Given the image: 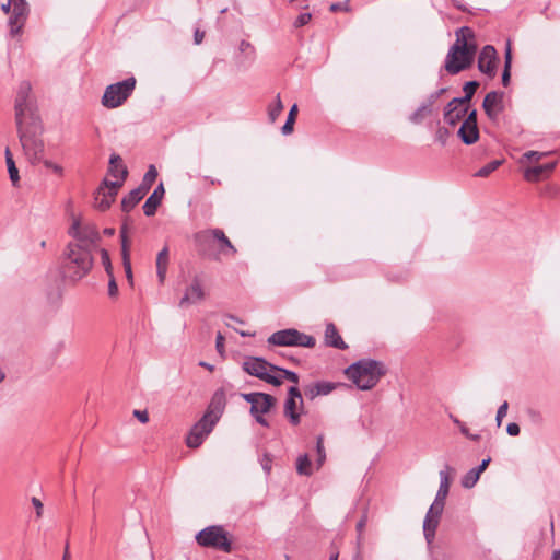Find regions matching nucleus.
<instances>
[{
    "mask_svg": "<svg viewBox=\"0 0 560 560\" xmlns=\"http://www.w3.org/2000/svg\"><path fill=\"white\" fill-rule=\"evenodd\" d=\"M68 234L74 238L72 243L81 247L94 250L101 241L100 232L96 225L92 223L82 224L79 219H74L68 230Z\"/></svg>",
    "mask_w": 560,
    "mask_h": 560,
    "instance_id": "11",
    "label": "nucleus"
},
{
    "mask_svg": "<svg viewBox=\"0 0 560 560\" xmlns=\"http://www.w3.org/2000/svg\"><path fill=\"white\" fill-rule=\"evenodd\" d=\"M468 112V107L464 106L463 103H453V100L448 102L444 112V120L451 125L455 126L459 120H462Z\"/></svg>",
    "mask_w": 560,
    "mask_h": 560,
    "instance_id": "22",
    "label": "nucleus"
},
{
    "mask_svg": "<svg viewBox=\"0 0 560 560\" xmlns=\"http://www.w3.org/2000/svg\"><path fill=\"white\" fill-rule=\"evenodd\" d=\"M445 92V89H440L439 91H435L429 95L427 101L423 103V105H430V108L432 109L433 104L438 101V98Z\"/></svg>",
    "mask_w": 560,
    "mask_h": 560,
    "instance_id": "55",
    "label": "nucleus"
},
{
    "mask_svg": "<svg viewBox=\"0 0 560 560\" xmlns=\"http://www.w3.org/2000/svg\"><path fill=\"white\" fill-rule=\"evenodd\" d=\"M368 524V512L365 511L363 513V515L361 516V518L359 520V522L357 523V526H355V529H357V533H358V545L361 546L362 545V541H363V532H364V528Z\"/></svg>",
    "mask_w": 560,
    "mask_h": 560,
    "instance_id": "46",
    "label": "nucleus"
},
{
    "mask_svg": "<svg viewBox=\"0 0 560 560\" xmlns=\"http://www.w3.org/2000/svg\"><path fill=\"white\" fill-rule=\"evenodd\" d=\"M287 398H292L293 400L299 401L300 408H301V409L303 408V398H302L301 392H300V389L296 387V385L291 386V387L289 388V390H288V397H287Z\"/></svg>",
    "mask_w": 560,
    "mask_h": 560,
    "instance_id": "49",
    "label": "nucleus"
},
{
    "mask_svg": "<svg viewBox=\"0 0 560 560\" xmlns=\"http://www.w3.org/2000/svg\"><path fill=\"white\" fill-rule=\"evenodd\" d=\"M205 299V291L201 280L195 277L191 283L186 288L185 294L179 300L180 307H187L190 304L198 303Z\"/></svg>",
    "mask_w": 560,
    "mask_h": 560,
    "instance_id": "20",
    "label": "nucleus"
},
{
    "mask_svg": "<svg viewBox=\"0 0 560 560\" xmlns=\"http://www.w3.org/2000/svg\"><path fill=\"white\" fill-rule=\"evenodd\" d=\"M504 69L502 73V84L504 86L509 85L510 78H511V62H512V54H511V46L510 43H508L504 54Z\"/></svg>",
    "mask_w": 560,
    "mask_h": 560,
    "instance_id": "38",
    "label": "nucleus"
},
{
    "mask_svg": "<svg viewBox=\"0 0 560 560\" xmlns=\"http://www.w3.org/2000/svg\"><path fill=\"white\" fill-rule=\"evenodd\" d=\"M12 12L16 13V15H21L22 18L28 16L30 7L25 0H13V9Z\"/></svg>",
    "mask_w": 560,
    "mask_h": 560,
    "instance_id": "43",
    "label": "nucleus"
},
{
    "mask_svg": "<svg viewBox=\"0 0 560 560\" xmlns=\"http://www.w3.org/2000/svg\"><path fill=\"white\" fill-rule=\"evenodd\" d=\"M19 140L24 150L27 160L32 164H36L43 161L44 154V140L43 135V122H31L26 125L16 126Z\"/></svg>",
    "mask_w": 560,
    "mask_h": 560,
    "instance_id": "5",
    "label": "nucleus"
},
{
    "mask_svg": "<svg viewBox=\"0 0 560 560\" xmlns=\"http://www.w3.org/2000/svg\"><path fill=\"white\" fill-rule=\"evenodd\" d=\"M14 119L16 126L42 121L37 97L30 81H21L16 86Z\"/></svg>",
    "mask_w": 560,
    "mask_h": 560,
    "instance_id": "3",
    "label": "nucleus"
},
{
    "mask_svg": "<svg viewBox=\"0 0 560 560\" xmlns=\"http://www.w3.org/2000/svg\"><path fill=\"white\" fill-rule=\"evenodd\" d=\"M432 109L430 108V105H423L421 104L410 116V121L413 124H421L422 120L431 115Z\"/></svg>",
    "mask_w": 560,
    "mask_h": 560,
    "instance_id": "39",
    "label": "nucleus"
},
{
    "mask_svg": "<svg viewBox=\"0 0 560 560\" xmlns=\"http://www.w3.org/2000/svg\"><path fill=\"white\" fill-rule=\"evenodd\" d=\"M242 368L247 374L265 381L268 384L273 386H280L282 384V377L275 374L276 370H280V366L269 363L264 358L247 357Z\"/></svg>",
    "mask_w": 560,
    "mask_h": 560,
    "instance_id": "8",
    "label": "nucleus"
},
{
    "mask_svg": "<svg viewBox=\"0 0 560 560\" xmlns=\"http://www.w3.org/2000/svg\"><path fill=\"white\" fill-rule=\"evenodd\" d=\"M276 373H279L277 375L282 377V381L283 380H288V381L292 382L295 385L299 383V375L295 372H293V371L280 368V370H276Z\"/></svg>",
    "mask_w": 560,
    "mask_h": 560,
    "instance_id": "47",
    "label": "nucleus"
},
{
    "mask_svg": "<svg viewBox=\"0 0 560 560\" xmlns=\"http://www.w3.org/2000/svg\"><path fill=\"white\" fill-rule=\"evenodd\" d=\"M164 192V186L161 183L145 200L142 208L147 217H152L155 214L158 207L161 205Z\"/></svg>",
    "mask_w": 560,
    "mask_h": 560,
    "instance_id": "23",
    "label": "nucleus"
},
{
    "mask_svg": "<svg viewBox=\"0 0 560 560\" xmlns=\"http://www.w3.org/2000/svg\"><path fill=\"white\" fill-rule=\"evenodd\" d=\"M101 258H102V264L104 265L106 272L109 276H112V264H110L109 254L104 248L101 249Z\"/></svg>",
    "mask_w": 560,
    "mask_h": 560,
    "instance_id": "52",
    "label": "nucleus"
},
{
    "mask_svg": "<svg viewBox=\"0 0 560 560\" xmlns=\"http://www.w3.org/2000/svg\"><path fill=\"white\" fill-rule=\"evenodd\" d=\"M296 115H298V105L294 104L290 108L287 121L284 122V125L282 127V133L283 135H290L293 131V126H294V122H295V119H296Z\"/></svg>",
    "mask_w": 560,
    "mask_h": 560,
    "instance_id": "40",
    "label": "nucleus"
},
{
    "mask_svg": "<svg viewBox=\"0 0 560 560\" xmlns=\"http://www.w3.org/2000/svg\"><path fill=\"white\" fill-rule=\"evenodd\" d=\"M450 417H451L452 421L458 427L460 433L464 435H468L469 430H468L467 425L464 422H462L458 418H456L452 415Z\"/></svg>",
    "mask_w": 560,
    "mask_h": 560,
    "instance_id": "61",
    "label": "nucleus"
},
{
    "mask_svg": "<svg viewBox=\"0 0 560 560\" xmlns=\"http://www.w3.org/2000/svg\"><path fill=\"white\" fill-rule=\"evenodd\" d=\"M135 88L136 79L133 77L109 84L102 96V105L109 109L121 106L132 94Z\"/></svg>",
    "mask_w": 560,
    "mask_h": 560,
    "instance_id": "9",
    "label": "nucleus"
},
{
    "mask_svg": "<svg viewBox=\"0 0 560 560\" xmlns=\"http://www.w3.org/2000/svg\"><path fill=\"white\" fill-rule=\"evenodd\" d=\"M276 402L277 399L272 395L262 393L257 402L250 406L249 412L260 425L269 428L270 423L264 416L276 406Z\"/></svg>",
    "mask_w": 560,
    "mask_h": 560,
    "instance_id": "16",
    "label": "nucleus"
},
{
    "mask_svg": "<svg viewBox=\"0 0 560 560\" xmlns=\"http://www.w3.org/2000/svg\"><path fill=\"white\" fill-rule=\"evenodd\" d=\"M556 166L555 162L546 163L544 165H534L530 167H527L524 172V178L527 182H538L545 175L549 174Z\"/></svg>",
    "mask_w": 560,
    "mask_h": 560,
    "instance_id": "26",
    "label": "nucleus"
},
{
    "mask_svg": "<svg viewBox=\"0 0 560 560\" xmlns=\"http://www.w3.org/2000/svg\"><path fill=\"white\" fill-rule=\"evenodd\" d=\"M120 166H125L122 164V159L118 154H112L109 159L108 174L118 178L117 180H121Z\"/></svg>",
    "mask_w": 560,
    "mask_h": 560,
    "instance_id": "36",
    "label": "nucleus"
},
{
    "mask_svg": "<svg viewBox=\"0 0 560 560\" xmlns=\"http://www.w3.org/2000/svg\"><path fill=\"white\" fill-rule=\"evenodd\" d=\"M546 153H541L538 151H527L524 153L523 158L532 162L533 160L535 162H538Z\"/></svg>",
    "mask_w": 560,
    "mask_h": 560,
    "instance_id": "57",
    "label": "nucleus"
},
{
    "mask_svg": "<svg viewBox=\"0 0 560 560\" xmlns=\"http://www.w3.org/2000/svg\"><path fill=\"white\" fill-rule=\"evenodd\" d=\"M261 395L262 393L260 392L241 394L242 398L248 404H250V406H254Z\"/></svg>",
    "mask_w": 560,
    "mask_h": 560,
    "instance_id": "53",
    "label": "nucleus"
},
{
    "mask_svg": "<svg viewBox=\"0 0 560 560\" xmlns=\"http://www.w3.org/2000/svg\"><path fill=\"white\" fill-rule=\"evenodd\" d=\"M445 502L434 499V502L429 508L424 522H423V534L428 544L434 540L435 532L440 523V517L443 513Z\"/></svg>",
    "mask_w": 560,
    "mask_h": 560,
    "instance_id": "13",
    "label": "nucleus"
},
{
    "mask_svg": "<svg viewBox=\"0 0 560 560\" xmlns=\"http://www.w3.org/2000/svg\"><path fill=\"white\" fill-rule=\"evenodd\" d=\"M145 195L147 192L140 187L132 189L127 196L122 198L121 210L124 212L131 211Z\"/></svg>",
    "mask_w": 560,
    "mask_h": 560,
    "instance_id": "29",
    "label": "nucleus"
},
{
    "mask_svg": "<svg viewBox=\"0 0 560 560\" xmlns=\"http://www.w3.org/2000/svg\"><path fill=\"white\" fill-rule=\"evenodd\" d=\"M226 406V396L223 388H219L212 395L210 404L203 415L205 418L218 423Z\"/></svg>",
    "mask_w": 560,
    "mask_h": 560,
    "instance_id": "18",
    "label": "nucleus"
},
{
    "mask_svg": "<svg viewBox=\"0 0 560 560\" xmlns=\"http://www.w3.org/2000/svg\"><path fill=\"white\" fill-rule=\"evenodd\" d=\"M482 108L489 119L495 120L503 110V93L497 91L489 92L483 98Z\"/></svg>",
    "mask_w": 560,
    "mask_h": 560,
    "instance_id": "19",
    "label": "nucleus"
},
{
    "mask_svg": "<svg viewBox=\"0 0 560 560\" xmlns=\"http://www.w3.org/2000/svg\"><path fill=\"white\" fill-rule=\"evenodd\" d=\"M118 294V287H117V283L113 277V275L110 276V280L108 282V295L110 298H115L117 296Z\"/></svg>",
    "mask_w": 560,
    "mask_h": 560,
    "instance_id": "59",
    "label": "nucleus"
},
{
    "mask_svg": "<svg viewBox=\"0 0 560 560\" xmlns=\"http://www.w3.org/2000/svg\"><path fill=\"white\" fill-rule=\"evenodd\" d=\"M527 415H528L530 421L536 424H541L544 422V417H542L541 412L538 410L529 409L527 411Z\"/></svg>",
    "mask_w": 560,
    "mask_h": 560,
    "instance_id": "54",
    "label": "nucleus"
},
{
    "mask_svg": "<svg viewBox=\"0 0 560 560\" xmlns=\"http://www.w3.org/2000/svg\"><path fill=\"white\" fill-rule=\"evenodd\" d=\"M339 386H348V385L343 384V383L318 381L316 383L308 385L305 388L304 393L308 399L313 400L317 396H326V395L330 394L332 390H335Z\"/></svg>",
    "mask_w": 560,
    "mask_h": 560,
    "instance_id": "21",
    "label": "nucleus"
},
{
    "mask_svg": "<svg viewBox=\"0 0 560 560\" xmlns=\"http://www.w3.org/2000/svg\"><path fill=\"white\" fill-rule=\"evenodd\" d=\"M120 238H121V259L124 269L126 272V277L130 284H132V268H131V261H130V250H129V244L126 235V226H122L120 230Z\"/></svg>",
    "mask_w": 560,
    "mask_h": 560,
    "instance_id": "24",
    "label": "nucleus"
},
{
    "mask_svg": "<svg viewBox=\"0 0 560 560\" xmlns=\"http://www.w3.org/2000/svg\"><path fill=\"white\" fill-rule=\"evenodd\" d=\"M455 35L456 40L448 49L444 66L445 70L453 75L469 68L477 51L475 33L470 27L463 26L456 31Z\"/></svg>",
    "mask_w": 560,
    "mask_h": 560,
    "instance_id": "1",
    "label": "nucleus"
},
{
    "mask_svg": "<svg viewBox=\"0 0 560 560\" xmlns=\"http://www.w3.org/2000/svg\"><path fill=\"white\" fill-rule=\"evenodd\" d=\"M450 470H451V467L446 465L445 469L441 470L439 474L440 475V487H439L438 493L435 495V500L444 501V502L446 500V497L450 491V486H451V478L448 475Z\"/></svg>",
    "mask_w": 560,
    "mask_h": 560,
    "instance_id": "31",
    "label": "nucleus"
},
{
    "mask_svg": "<svg viewBox=\"0 0 560 560\" xmlns=\"http://www.w3.org/2000/svg\"><path fill=\"white\" fill-rule=\"evenodd\" d=\"M283 110V104L281 102L280 95L278 94L273 104L269 106L268 115L271 122H275L276 119L280 116Z\"/></svg>",
    "mask_w": 560,
    "mask_h": 560,
    "instance_id": "42",
    "label": "nucleus"
},
{
    "mask_svg": "<svg viewBox=\"0 0 560 560\" xmlns=\"http://www.w3.org/2000/svg\"><path fill=\"white\" fill-rule=\"evenodd\" d=\"M457 135L459 139L467 145L474 144L479 139L478 125H469L462 122Z\"/></svg>",
    "mask_w": 560,
    "mask_h": 560,
    "instance_id": "27",
    "label": "nucleus"
},
{
    "mask_svg": "<svg viewBox=\"0 0 560 560\" xmlns=\"http://www.w3.org/2000/svg\"><path fill=\"white\" fill-rule=\"evenodd\" d=\"M316 452H317V469H319L326 459L323 435H318L316 439Z\"/></svg>",
    "mask_w": 560,
    "mask_h": 560,
    "instance_id": "45",
    "label": "nucleus"
},
{
    "mask_svg": "<svg viewBox=\"0 0 560 560\" xmlns=\"http://www.w3.org/2000/svg\"><path fill=\"white\" fill-rule=\"evenodd\" d=\"M547 192L550 197L560 200V186H550Z\"/></svg>",
    "mask_w": 560,
    "mask_h": 560,
    "instance_id": "64",
    "label": "nucleus"
},
{
    "mask_svg": "<svg viewBox=\"0 0 560 560\" xmlns=\"http://www.w3.org/2000/svg\"><path fill=\"white\" fill-rule=\"evenodd\" d=\"M296 471L301 476H312L313 467L312 462L307 454H302L296 459Z\"/></svg>",
    "mask_w": 560,
    "mask_h": 560,
    "instance_id": "33",
    "label": "nucleus"
},
{
    "mask_svg": "<svg viewBox=\"0 0 560 560\" xmlns=\"http://www.w3.org/2000/svg\"><path fill=\"white\" fill-rule=\"evenodd\" d=\"M196 542L203 548H211L223 552L232 551V539L230 534L221 525H211L195 536Z\"/></svg>",
    "mask_w": 560,
    "mask_h": 560,
    "instance_id": "7",
    "label": "nucleus"
},
{
    "mask_svg": "<svg viewBox=\"0 0 560 560\" xmlns=\"http://www.w3.org/2000/svg\"><path fill=\"white\" fill-rule=\"evenodd\" d=\"M325 343L329 347L345 350L348 348V345L343 341L341 336L338 332L337 327L332 323H328L325 329Z\"/></svg>",
    "mask_w": 560,
    "mask_h": 560,
    "instance_id": "25",
    "label": "nucleus"
},
{
    "mask_svg": "<svg viewBox=\"0 0 560 560\" xmlns=\"http://www.w3.org/2000/svg\"><path fill=\"white\" fill-rule=\"evenodd\" d=\"M26 20V18H22L21 15H16V13L12 12L11 16L9 18L10 35H20L25 25Z\"/></svg>",
    "mask_w": 560,
    "mask_h": 560,
    "instance_id": "34",
    "label": "nucleus"
},
{
    "mask_svg": "<svg viewBox=\"0 0 560 560\" xmlns=\"http://www.w3.org/2000/svg\"><path fill=\"white\" fill-rule=\"evenodd\" d=\"M520 431H521L520 425L515 422H511L506 427V432L511 436H517L520 434Z\"/></svg>",
    "mask_w": 560,
    "mask_h": 560,
    "instance_id": "62",
    "label": "nucleus"
},
{
    "mask_svg": "<svg viewBox=\"0 0 560 560\" xmlns=\"http://www.w3.org/2000/svg\"><path fill=\"white\" fill-rule=\"evenodd\" d=\"M133 416L142 423H147L149 421V415L147 410H135Z\"/></svg>",
    "mask_w": 560,
    "mask_h": 560,
    "instance_id": "63",
    "label": "nucleus"
},
{
    "mask_svg": "<svg viewBox=\"0 0 560 560\" xmlns=\"http://www.w3.org/2000/svg\"><path fill=\"white\" fill-rule=\"evenodd\" d=\"M215 424L217 423L214 421L202 416L188 433L186 438L187 446L190 448L199 447L203 443L205 439L212 432Z\"/></svg>",
    "mask_w": 560,
    "mask_h": 560,
    "instance_id": "15",
    "label": "nucleus"
},
{
    "mask_svg": "<svg viewBox=\"0 0 560 560\" xmlns=\"http://www.w3.org/2000/svg\"><path fill=\"white\" fill-rule=\"evenodd\" d=\"M93 264L92 250L68 243L60 258V275L66 282L77 283L90 273Z\"/></svg>",
    "mask_w": 560,
    "mask_h": 560,
    "instance_id": "2",
    "label": "nucleus"
},
{
    "mask_svg": "<svg viewBox=\"0 0 560 560\" xmlns=\"http://www.w3.org/2000/svg\"><path fill=\"white\" fill-rule=\"evenodd\" d=\"M445 502L434 499V502L429 508L424 522H423V534L428 544L434 540L435 532L440 523V517L443 513Z\"/></svg>",
    "mask_w": 560,
    "mask_h": 560,
    "instance_id": "14",
    "label": "nucleus"
},
{
    "mask_svg": "<svg viewBox=\"0 0 560 560\" xmlns=\"http://www.w3.org/2000/svg\"><path fill=\"white\" fill-rule=\"evenodd\" d=\"M508 408H509V404H508V401H504V402H503L502 405H500V407L498 408L497 417H495V420H497V424H498V427H500V425H501L503 418L506 416V413H508Z\"/></svg>",
    "mask_w": 560,
    "mask_h": 560,
    "instance_id": "51",
    "label": "nucleus"
},
{
    "mask_svg": "<svg viewBox=\"0 0 560 560\" xmlns=\"http://www.w3.org/2000/svg\"><path fill=\"white\" fill-rule=\"evenodd\" d=\"M267 342L278 347L313 348L316 345V340L313 336L301 332L294 328L282 329L271 334Z\"/></svg>",
    "mask_w": 560,
    "mask_h": 560,
    "instance_id": "10",
    "label": "nucleus"
},
{
    "mask_svg": "<svg viewBox=\"0 0 560 560\" xmlns=\"http://www.w3.org/2000/svg\"><path fill=\"white\" fill-rule=\"evenodd\" d=\"M299 401L292 398H287L284 402L283 413L289 419V422L296 427L301 422V413L298 411Z\"/></svg>",
    "mask_w": 560,
    "mask_h": 560,
    "instance_id": "30",
    "label": "nucleus"
},
{
    "mask_svg": "<svg viewBox=\"0 0 560 560\" xmlns=\"http://www.w3.org/2000/svg\"><path fill=\"white\" fill-rule=\"evenodd\" d=\"M44 165L46 168H49L55 174H57L58 176H62L63 174V168L61 165L59 164H56L55 162L50 161V160H44L43 161Z\"/></svg>",
    "mask_w": 560,
    "mask_h": 560,
    "instance_id": "50",
    "label": "nucleus"
},
{
    "mask_svg": "<svg viewBox=\"0 0 560 560\" xmlns=\"http://www.w3.org/2000/svg\"><path fill=\"white\" fill-rule=\"evenodd\" d=\"M464 118V124L477 125V110L472 109L470 112H467Z\"/></svg>",
    "mask_w": 560,
    "mask_h": 560,
    "instance_id": "58",
    "label": "nucleus"
},
{
    "mask_svg": "<svg viewBox=\"0 0 560 560\" xmlns=\"http://www.w3.org/2000/svg\"><path fill=\"white\" fill-rule=\"evenodd\" d=\"M502 164V161L494 160L479 168L476 173V177H488L491 173H493L500 165Z\"/></svg>",
    "mask_w": 560,
    "mask_h": 560,
    "instance_id": "41",
    "label": "nucleus"
},
{
    "mask_svg": "<svg viewBox=\"0 0 560 560\" xmlns=\"http://www.w3.org/2000/svg\"><path fill=\"white\" fill-rule=\"evenodd\" d=\"M156 177H158V171H156L155 166L154 165H150L148 171L145 172V174H144V176L142 178V183L140 184L139 187L142 190H144L145 192H148L151 189V187H152L153 183L155 182Z\"/></svg>",
    "mask_w": 560,
    "mask_h": 560,
    "instance_id": "37",
    "label": "nucleus"
},
{
    "mask_svg": "<svg viewBox=\"0 0 560 560\" xmlns=\"http://www.w3.org/2000/svg\"><path fill=\"white\" fill-rule=\"evenodd\" d=\"M479 477L480 475L472 468L462 478V486L467 489L472 488L479 480Z\"/></svg>",
    "mask_w": 560,
    "mask_h": 560,
    "instance_id": "44",
    "label": "nucleus"
},
{
    "mask_svg": "<svg viewBox=\"0 0 560 560\" xmlns=\"http://www.w3.org/2000/svg\"><path fill=\"white\" fill-rule=\"evenodd\" d=\"M170 262L168 247L164 246L156 256V276L160 283H163L166 278L167 268Z\"/></svg>",
    "mask_w": 560,
    "mask_h": 560,
    "instance_id": "28",
    "label": "nucleus"
},
{
    "mask_svg": "<svg viewBox=\"0 0 560 560\" xmlns=\"http://www.w3.org/2000/svg\"><path fill=\"white\" fill-rule=\"evenodd\" d=\"M194 241L198 250L203 256H210L209 249L212 241L218 242V255L234 256L236 254L235 246L221 229H209L199 231L194 234Z\"/></svg>",
    "mask_w": 560,
    "mask_h": 560,
    "instance_id": "6",
    "label": "nucleus"
},
{
    "mask_svg": "<svg viewBox=\"0 0 560 560\" xmlns=\"http://www.w3.org/2000/svg\"><path fill=\"white\" fill-rule=\"evenodd\" d=\"M312 19V15L310 13H301L295 22H294V26L295 27H302L304 25H306Z\"/></svg>",
    "mask_w": 560,
    "mask_h": 560,
    "instance_id": "56",
    "label": "nucleus"
},
{
    "mask_svg": "<svg viewBox=\"0 0 560 560\" xmlns=\"http://www.w3.org/2000/svg\"><path fill=\"white\" fill-rule=\"evenodd\" d=\"M345 374L359 389L369 390L386 374V368L381 361L362 359L349 365Z\"/></svg>",
    "mask_w": 560,
    "mask_h": 560,
    "instance_id": "4",
    "label": "nucleus"
},
{
    "mask_svg": "<svg viewBox=\"0 0 560 560\" xmlns=\"http://www.w3.org/2000/svg\"><path fill=\"white\" fill-rule=\"evenodd\" d=\"M450 130L446 127H439L435 132V141L441 145H445L450 138Z\"/></svg>",
    "mask_w": 560,
    "mask_h": 560,
    "instance_id": "48",
    "label": "nucleus"
},
{
    "mask_svg": "<svg viewBox=\"0 0 560 560\" xmlns=\"http://www.w3.org/2000/svg\"><path fill=\"white\" fill-rule=\"evenodd\" d=\"M121 180H108L105 178L101 186L97 188L94 195V207L100 211H106L109 209L110 205L115 200V197L122 186L127 175L128 170L126 166H120Z\"/></svg>",
    "mask_w": 560,
    "mask_h": 560,
    "instance_id": "12",
    "label": "nucleus"
},
{
    "mask_svg": "<svg viewBox=\"0 0 560 560\" xmlns=\"http://www.w3.org/2000/svg\"><path fill=\"white\" fill-rule=\"evenodd\" d=\"M497 62H498V55L497 50L491 45H486L478 58V69L480 72L489 75L490 78H493L495 75L497 70Z\"/></svg>",
    "mask_w": 560,
    "mask_h": 560,
    "instance_id": "17",
    "label": "nucleus"
},
{
    "mask_svg": "<svg viewBox=\"0 0 560 560\" xmlns=\"http://www.w3.org/2000/svg\"><path fill=\"white\" fill-rule=\"evenodd\" d=\"M479 86V83L477 81H468L465 83L463 91L465 92V95L463 97H455L453 98V103H468L472 98L474 94L476 93L477 88Z\"/></svg>",
    "mask_w": 560,
    "mask_h": 560,
    "instance_id": "35",
    "label": "nucleus"
},
{
    "mask_svg": "<svg viewBox=\"0 0 560 560\" xmlns=\"http://www.w3.org/2000/svg\"><path fill=\"white\" fill-rule=\"evenodd\" d=\"M224 341L225 339L223 335L221 332H218L215 337V348L220 354H223L224 352Z\"/></svg>",
    "mask_w": 560,
    "mask_h": 560,
    "instance_id": "60",
    "label": "nucleus"
},
{
    "mask_svg": "<svg viewBox=\"0 0 560 560\" xmlns=\"http://www.w3.org/2000/svg\"><path fill=\"white\" fill-rule=\"evenodd\" d=\"M4 155H5V163H7L10 179H11L12 184L14 186H16L18 183L20 182L19 170L15 165L12 153L8 147L5 148Z\"/></svg>",
    "mask_w": 560,
    "mask_h": 560,
    "instance_id": "32",
    "label": "nucleus"
}]
</instances>
